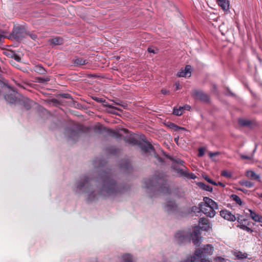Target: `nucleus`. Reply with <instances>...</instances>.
<instances>
[{
	"instance_id": "obj_1",
	"label": "nucleus",
	"mask_w": 262,
	"mask_h": 262,
	"mask_svg": "<svg viewBox=\"0 0 262 262\" xmlns=\"http://www.w3.org/2000/svg\"><path fill=\"white\" fill-rule=\"evenodd\" d=\"M99 183V192L104 196H113L121 192L120 187L112 179L110 171H103L97 179Z\"/></svg>"
},
{
	"instance_id": "obj_2",
	"label": "nucleus",
	"mask_w": 262,
	"mask_h": 262,
	"mask_svg": "<svg viewBox=\"0 0 262 262\" xmlns=\"http://www.w3.org/2000/svg\"><path fill=\"white\" fill-rule=\"evenodd\" d=\"M204 202L199 204V207H193L192 211L194 212H202L207 216L213 217L215 215V210L218 208V205L212 199L205 197L203 199Z\"/></svg>"
},
{
	"instance_id": "obj_3",
	"label": "nucleus",
	"mask_w": 262,
	"mask_h": 262,
	"mask_svg": "<svg viewBox=\"0 0 262 262\" xmlns=\"http://www.w3.org/2000/svg\"><path fill=\"white\" fill-rule=\"evenodd\" d=\"M200 229L198 227H195L193 231L190 234L187 231H180L176 234V239L179 244H181L189 239L190 236L194 245L199 246L201 243L202 238L200 236Z\"/></svg>"
},
{
	"instance_id": "obj_4",
	"label": "nucleus",
	"mask_w": 262,
	"mask_h": 262,
	"mask_svg": "<svg viewBox=\"0 0 262 262\" xmlns=\"http://www.w3.org/2000/svg\"><path fill=\"white\" fill-rule=\"evenodd\" d=\"M213 253V247L211 245H206L204 247L195 251L193 256L188 257L182 262H212L209 258H205L206 255H211Z\"/></svg>"
},
{
	"instance_id": "obj_5",
	"label": "nucleus",
	"mask_w": 262,
	"mask_h": 262,
	"mask_svg": "<svg viewBox=\"0 0 262 262\" xmlns=\"http://www.w3.org/2000/svg\"><path fill=\"white\" fill-rule=\"evenodd\" d=\"M145 187L147 188H156L164 193L169 192V189L167 186L164 178L162 177L155 176L151 179L145 180Z\"/></svg>"
},
{
	"instance_id": "obj_6",
	"label": "nucleus",
	"mask_w": 262,
	"mask_h": 262,
	"mask_svg": "<svg viewBox=\"0 0 262 262\" xmlns=\"http://www.w3.org/2000/svg\"><path fill=\"white\" fill-rule=\"evenodd\" d=\"M237 215L238 216L236 217V220L238 223L237 227L244 231H246L247 232H253V230L249 227V226L250 225V222L247 219L243 218L242 215L239 214Z\"/></svg>"
},
{
	"instance_id": "obj_7",
	"label": "nucleus",
	"mask_w": 262,
	"mask_h": 262,
	"mask_svg": "<svg viewBox=\"0 0 262 262\" xmlns=\"http://www.w3.org/2000/svg\"><path fill=\"white\" fill-rule=\"evenodd\" d=\"M26 33L27 30L24 27L17 26L14 28L11 35L14 38L19 40L26 37Z\"/></svg>"
},
{
	"instance_id": "obj_8",
	"label": "nucleus",
	"mask_w": 262,
	"mask_h": 262,
	"mask_svg": "<svg viewBox=\"0 0 262 262\" xmlns=\"http://www.w3.org/2000/svg\"><path fill=\"white\" fill-rule=\"evenodd\" d=\"M220 215L223 218L228 221L234 222L236 220V217L227 210H221Z\"/></svg>"
},
{
	"instance_id": "obj_9",
	"label": "nucleus",
	"mask_w": 262,
	"mask_h": 262,
	"mask_svg": "<svg viewBox=\"0 0 262 262\" xmlns=\"http://www.w3.org/2000/svg\"><path fill=\"white\" fill-rule=\"evenodd\" d=\"M199 224L200 226V228L206 231H208L212 228V224L205 218H201Z\"/></svg>"
},
{
	"instance_id": "obj_10",
	"label": "nucleus",
	"mask_w": 262,
	"mask_h": 262,
	"mask_svg": "<svg viewBox=\"0 0 262 262\" xmlns=\"http://www.w3.org/2000/svg\"><path fill=\"white\" fill-rule=\"evenodd\" d=\"M191 67L189 65H187L184 70H181L179 71L177 75L179 77H189L191 76Z\"/></svg>"
},
{
	"instance_id": "obj_11",
	"label": "nucleus",
	"mask_w": 262,
	"mask_h": 262,
	"mask_svg": "<svg viewBox=\"0 0 262 262\" xmlns=\"http://www.w3.org/2000/svg\"><path fill=\"white\" fill-rule=\"evenodd\" d=\"M177 205L174 202L172 201H167L164 206L165 211L170 213L174 211L177 209Z\"/></svg>"
},
{
	"instance_id": "obj_12",
	"label": "nucleus",
	"mask_w": 262,
	"mask_h": 262,
	"mask_svg": "<svg viewBox=\"0 0 262 262\" xmlns=\"http://www.w3.org/2000/svg\"><path fill=\"white\" fill-rule=\"evenodd\" d=\"M193 95L196 98L199 99L202 101H207L208 100V96L200 91L194 90L193 92Z\"/></svg>"
},
{
	"instance_id": "obj_13",
	"label": "nucleus",
	"mask_w": 262,
	"mask_h": 262,
	"mask_svg": "<svg viewBox=\"0 0 262 262\" xmlns=\"http://www.w3.org/2000/svg\"><path fill=\"white\" fill-rule=\"evenodd\" d=\"M89 179L88 177H83L80 181L78 182L77 185V188L79 190L82 189L83 188H87L89 186Z\"/></svg>"
},
{
	"instance_id": "obj_14",
	"label": "nucleus",
	"mask_w": 262,
	"mask_h": 262,
	"mask_svg": "<svg viewBox=\"0 0 262 262\" xmlns=\"http://www.w3.org/2000/svg\"><path fill=\"white\" fill-rule=\"evenodd\" d=\"M249 212V215L250 217L255 222H258L262 223V215H260L252 210L251 209H248Z\"/></svg>"
},
{
	"instance_id": "obj_15",
	"label": "nucleus",
	"mask_w": 262,
	"mask_h": 262,
	"mask_svg": "<svg viewBox=\"0 0 262 262\" xmlns=\"http://www.w3.org/2000/svg\"><path fill=\"white\" fill-rule=\"evenodd\" d=\"M140 148L145 152H150L153 150V147L148 142L142 141L139 143Z\"/></svg>"
},
{
	"instance_id": "obj_16",
	"label": "nucleus",
	"mask_w": 262,
	"mask_h": 262,
	"mask_svg": "<svg viewBox=\"0 0 262 262\" xmlns=\"http://www.w3.org/2000/svg\"><path fill=\"white\" fill-rule=\"evenodd\" d=\"M73 61L75 66H83L88 63L87 60L79 57H75L73 59Z\"/></svg>"
},
{
	"instance_id": "obj_17",
	"label": "nucleus",
	"mask_w": 262,
	"mask_h": 262,
	"mask_svg": "<svg viewBox=\"0 0 262 262\" xmlns=\"http://www.w3.org/2000/svg\"><path fill=\"white\" fill-rule=\"evenodd\" d=\"M178 171L179 173H180L181 176L186 177L188 179L194 180L196 178V176L193 173H188L186 171H184L181 169H178Z\"/></svg>"
},
{
	"instance_id": "obj_18",
	"label": "nucleus",
	"mask_w": 262,
	"mask_h": 262,
	"mask_svg": "<svg viewBox=\"0 0 262 262\" xmlns=\"http://www.w3.org/2000/svg\"><path fill=\"white\" fill-rule=\"evenodd\" d=\"M246 176L248 178L254 180H258L260 178V176L252 170L247 171L246 172Z\"/></svg>"
},
{
	"instance_id": "obj_19",
	"label": "nucleus",
	"mask_w": 262,
	"mask_h": 262,
	"mask_svg": "<svg viewBox=\"0 0 262 262\" xmlns=\"http://www.w3.org/2000/svg\"><path fill=\"white\" fill-rule=\"evenodd\" d=\"M218 4L224 10H228L229 4L228 0H217Z\"/></svg>"
},
{
	"instance_id": "obj_20",
	"label": "nucleus",
	"mask_w": 262,
	"mask_h": 262,
	"mask_svg": "<svg viewBox=\"0 0 262 262\" xmlns=\"http://www.w3.org/2000/svg\"><path fill=\"white\" fill-rule=\"evenodd\" d=\"M5 98L6 100L10 103H15L17 100L16 97L13 96L12 95H5Z\"/></svg>"
},
{
	"instance_id": "obj_21",
	"label": "nucleus",
	"mask_w": 262,
	"mask_h": 262,
	"mask_svg": "<svg viewBox=\"0 0 262 262\" xmlns=\"http://www.w3.org/2000/svg\"><path fill=\"white\" fill-rule=\"evenodd\" d=\"M234 255L236 258L239 259H246L248 256V255L246 253H242L240 251L235 252Z\"/></svg>"
},
{
	"instance_id": "obj_22",
	"label": "nucleus",
	"mask_w": 262,
	"mask_h": 262,
	"mask_svg": "<svg viewBox=\"0 0 262 262\" xmlns=\"http://www.w3.org/2000/svg\"><path fill=\"white\" fill-rule=\"evenodd\" d=\"M198 185L202 189L207 191H209V192H212V191L213 190V188L212 187H211L209 185H206L205 184H204L203 183H201V182L199 183Z\"/></svg>"
},
{
	"instance_id": "obj_23",
	"label": "nucleus",
	"mask_w": 262,
	"mask_h": 262,
	"mask_svg": "<svg viewBox=\"0 0 262 262\" xmlns=\"http://www.w3.org/2000/svg\"><path fill=\"white\" fill-rule=\"evenodd\" d=\"M51 43L57 45L61 44L62 42V39L60 37H55L50 40Z\"/></svg>"
},
{
	"instance_id": "obj_24",
	"label": "nucleus",
	"mask_w": 262,
	"mask_h": 262,
	"mask_svg": "<svg viewBox=\"0 0 262 262\" xmlns=\"http://www.w3.org/2000/svg\"><path fill=\"white\" fill-rule=\"evenodd\" d=\"M184 107L180 106L178 108H174L173 114L177 116H180L183 113Z\"/></svg>"
},
{
	"instance_id": "obj_25",
	"label": "nucleus",
	"mask_w": 262,
	"mask_h": 262,
	"mask_svg": "<svg viewBox=\"0 0 262 262\" xmlns=\"http://www.w3.org/2000/svg\"><path fill=\"white\" fill-rule=\"evenodd\" d=\"M28 37H30L34 41H36L37 39V36L36 35L27 31L26 37H25V38H28Z\"/></svg>"
},
{
	"instance_id": "obj_26",
	"label": "nucleus",
	"mask_w": 262,
	"mask_h": 262,
	"mask_svg": "<svg viewBox=\"0 0 262 262\" xmlns=\"http://www.w3.org/2000/svg\"><path fill=\"white\" fill-rule=\"evenodd\" d=\"M231 198L236 203V204H238L239 205H241L242 204V201L241 199L237 195L232 194L231 195Z\"/></svg>"
},
{
	"instance_id": "obj_27",
	"label": "nucleus",
	"mask_w": 262,
	"mask_h": 262,
	"mask_svg": "<svg viewBox=\"0 0 262 262\" xmlns=\"http://www.w3.org/2000/svg\"><path fill=\"white\" fill-rule=\"evenodd\" d=\"M123 262H133L132 257L130 254H125L122 257Z\"/></svg>"
},
{
	"instance_id": "obj_28",
	"label": "nucleus",
	"mask_w": 262,
	"mask_h": 262,
	"mask_svg": "<svg viewBox=\"0 0 262 262\" xmlns=\"http://www.w3.org/2000/svg\"><path fill=\"white\" fill-rule=\"evenodd\" d=\"M168 126L171 129L173 132H178L179 126L173 123H170L168 124Z\"/></svg>"
},
{
	"instance_id": "obj_29",
	"label": "nucleus",
	"mask_w": 262,
	"mask_h": 262,
	"mask_svg": "<svg viewBox=\"0 0 262 262\" xmlns=\"http://www.w3.org/2000/svg\"><path fill=\"white\" fill-rule=\"evenodd\" d=\"M35 71L40 74H43L45 72V70L41 66H37L35 67Z\"/></svg>"
},
{
	"instance_id": "obj_30",
	"label": "nucleus",
	"mask_w": 262,
	"mask_h": 262,
	"mask_svg": "<svg viewBox=\"0 0 262 262\" xmlns=\"http://www.w3.org/2000/svg\"><path fill=\"white\" fill-rule=\"evenodd\" d=\"M221 175L227 178H230L232 177L231 173L230 171L226 170L222 171Z\"/></svg>"
},
{
	"instance_id": "obj_31",
	"label": "nucleus",
	"mask_w": 262,
	"mask_h": 262,
	"mask_svg": "<svg viewBox=\"0 0 262 262\" xmlns=\"http://www.w3.org/2000/svg\"><path fill=\"white\" fill-rule=\"evenodd\" d=\"M110 135L112 136L116 137V138H118L120 136L117 130H111Z\"/></svg>"
},
{
	"instance_id": "obj_32",
	"label": "nucleus",
	"mask_w": 262,
	"mask_h": 262,
	"mask_svg": "<svg viewBox=\"0 0 262 262\" xmlns=\"http://www.w3.org/2000/svg\"><path fill=\"white\" fill-rule=\"evenodd\" d=\"M204 178L205 179V180H206L208 183H210V184H212L214 185H217V183L216 182H215L214 181H213V180H212L211 179H210L207 176H205L204 177Z\"/></svg>"
},
{
	"instance_id": "obj_33",
	"label": "nucleus",
	"mask_w": 262,
	"mask_h": 262,
	"mask_svg": "<svg viewBox=\"0 0 262 262\" xmlns=\"http://www.w3.org/2000/svg\"><path fill=\"white\" fill-rule=\"evenodd\" d=\"M214 260L215 262H226L225 259L221 256L215 257Z\"/></svg>"
},
{
	"instance_id": "obj_34",
	"label": "nucleus",
	"mask_w": 262,
	"mask_h": 262,
	"mask_svg": "<svg viewBox=\"0 0 262 262\" xmlns=\"http://www.w3.org/2000/svg\"><path fill=\"white\" fill-rule=\"evenodd\" d=\"M239 123L243 126H247L250 124V122L246 120H242L239 121Z\"/></svg>"
},
{
	"instance_id": "obj_35",
	"label": "nucleus",
	"mask_w": 262,
	"mask_h": 262,
	"mask_svg": "<svg viewBox=\"0 0 262 262\" xmlns=\"http://www.w3.org/2000/svg\"><path fill=\"white\" fill-rule=\"evenodd\" d=\"M243 184L248 188H251L253 186V184L249 181H245L243 182Z\"/></svg>"
},
{
	"instance_id": "obj_36",
	"label": "nucleus",
	"mask_w": 262,
	"mask_h": 262,
	"mask_svg": "<svg viewBox=\"0 0 262 262\" xmlns=\"http://www.w3.org/2000/svg\"><path fill=\"white\" fill-rule=\"evenodd\" d=\"M204 152H205V150H204V149L203 148H200L199 149L198 156L199 157L203 156L204 155Z\"/></svg>"
},
{
	"instance_id": "obj_37",
	"label": "nucleus",
	"mask_w": 262,
	"mask_h": 262,
	"mask_svg": "<svg viewBox=\"0 0 262 262\" xmlns=\"http://www.w3.org/2000/svg\"><path fill=\"white\" fill-rule=\"evenodd\" d=\"M48 81H49V78H40L38 79V81L40 83H44Z\"/></svg>"
},
{
	"instance_id": "obj_38",
	"label": "nucleus",
	"mask_w": 262,
	"mask_h": 262,
	"mask_svg": "<svg viewBox=\"0 0 262 262\" xmlns=\"http://www.w3.org/2000/svg\"><path fill=\"white\" fill-rule=\"evenodd\" d=\"M12 55H13V58L17 61H20V60H21V58L19 56H18V55H17L16 53L15 54H12Z\"/></svg>"
},
{
	"instance_id": "obj_39",
	"label": "nucleus",
	"mask_w": 262,
	"mask_h": 262,
	"mask_svg": "<svg viewBox=\"0 0 262 262\" xmlns=\"http://www.w3.org/2000/svg\"><path fill=\"white\" fill-rule=\"evenodd\" d=\"M12 54H15V53L12 52V51H9L7 52V55L9 57L13 58V55H12Z\"/></svg>"
},
{
	"instance_id": "obj_40",
	"label": "nucleus",
	"mask_w": 262,
	"mask_h": 262,
	"mask_svg": "<svg viewBox=\"0 0 262 262\" xmlns=\"http://www.w3.org/2000/svg\"><path fill=\"white\" fill-rule=\"evenodd\" d=\"M241 158L243 159H247V160H250V159H252V157H251L250 156H245V155H241Z\"/></svg>"
},
{
	"instance_id": "obj_41",
	"label": "nucleus",
	"mask_w": 262,
	"mask_h": 262,
	"mask_svg": "<svg viewBox=\"0 0 262 262\" xmlns=\"http://www.w3.org/2000/svg\"><path fill=\"white\" fill-rule=\"evenodd\" d=\"M219 155V152H210L209 153V156L211 158H212L213 157L215 156H216Z\"/></svg>"
},
{
	"instance_id": "obj_42",
	"label": "nucleus",
	"mask_w": 262,
	"mask_h": 262,
	"mask_svg": "<svg viewBox=\"0 0 262 262\" xmlns=\"http://www.w3.org/2000/svg\"><path fill=\"white\" fill-rule=\"evenodd\" d=\"M161 93L164 94V95H167V94H168L169 92L168 91H167L165 89H162L161 90Z\"/></svg>"
},
{
	"instance_id": "obj_43",
	"label": "nucleus",
	"mask_w": 262,
	"mask_h": 262,
	"mask_svg": "<svg viewBox=\"0 0 262 262\" xmlns=\"http://www.w3.org/2000/svg\"><path fill=\"white\" fill-rule=\"evenodd\" d=\"M178 129V132H180V131H186V129L184 127H180V126H179V128Z\"/></svg>"
},
{
	"instance_id": "obj_44",
	"label": "nucleus",
	"mask_w": 262,
	"mask_h": 262,
	"mask_svg": "<svg viewBox=\"0 0 262 262\" xmlns=\"http://www.w3.org/2000/svg\"><path fill=\"white\" fill-rule=\"evenodd\" d=\"M174 85L176 86V89L178 90L180 88V84L179 82H176L174 84Z\"/></svg>"
},
{
	"instance_id": "obj_45",
	"label": "nucleus",
	"mask_w": 262,
	"mask_h": 262,
	"mask_svg": "<svg viewBox=\"0 0 262 262\" xmlns=\"http://www.w3.org/2000/svg\"><path fill=\"white\" fill-rule=\"evenodd\" d=\"M62 96L64 98H71V96L69 94H63L62 95Z\"/></svg>"
},
{
	"instance_id": "obj_46",
	"label": "nucleus",
	"mask_w": 262,
	"mask_h": 262,
	"mask_svg": "<svg viewBox=\"0 0 262 262\" xmlns=\"http://www.w3.org/2000/svg\"><path fill=\"white\" fill-rule=\"evenodd\" d=\"M179 140V136H177V137H175L174 139V141L176 142V143L177 144H178Z\"/></svg>"
},
{
	"instance_id": "obj_47",
	"label": "nucleus",
	"mask_w": 262,
	"mask_h": 262,
	"mask_svg": "<svg viewBox=\"0 0 262 262\" xmlns=\"http://www.w3.org/2000/svg\"><path fill=\"white\" fill-rule=\"evenodd\" d=\"M183 107H184V110L185 109V110H189L190 108V107L188 105H186L184 106Z\"/></svg>"
},
{
	"instance_id": "obj_48",
	"label": "nucleus",
	"mask_w": 262,
	"mask_h": 262,
	"mask_svg": "<svg viewBox=\"0 0 262 262\" xmlns=\"http://www.w3.org/2000/svg\"><path fill=\"white\" fill-rule=\"evenodd\" d=\"M97 102H102V98H96L95 99Z\"/></svg>"
},
{
	"instance_id": "obj_49",
	"label": "nucleus",
	"mask_w": 262,
	"mask_h": 262,
	"mask_svg": "<svg viewBox=\"0 0 262 262\" xmlns=\"http://www.w3.org/2000/svg\"><path fill=\"white\" fill-rule=\"evenodd\" d=\"M5 36L0 33V42L2 41V39L5 37Z\"/></svg>"
},
{
	"instance_id": "obj_50",
	"label": "nucleus",
	"mask_w": 262,
	"mask_h": 262,
	"mask_svg": "<svg viewBox=\"0 0 262 262\" xmlns=\"http://www.w3.org/2000/svg\"><path fill=\"white\" fill-rule=\"evenodd\" d=\"M176 162H177V163H178V164H181V165H182V164H183V161H181V160H179L176 161Z\"/></svg>"
},
{
	"instance_id": "obj_51",
	"label": "nucleus",
	"mask_w": 262,
	"mask_h": 262,
	"mask_svg": "<svg viewBox=\"0 0 262 262\" xmlns=\"http://www.w3.org/2000/svg\"><path fill=\"white\" fill-rule=\"evenodd\" d=\"M156 157L157 158V159L158 160V161L160 162H163V161H162V159L161 158H160L159 157Z\"/></svg>"
},
{
	"instance_id": "obj_52",
	"label": "nucleus",
	"mask_w": 262,
	"mask_h": 262,
	"mask_svg": "<svg viewBox=\"0 0 262 262\" xmlns=\"http://www.w3.org/2000/svg\"><path fill=\"white\" fill-rule=\"evenodd\" d=\"M220 185L222 187H224L225 185L224 184H223L221 182H219L218 183H217V185Z\"/></svg>"
},
{
	"instance_id": "obj_53",
	"label": "nucleus",
	"mask_w": 262,
	"mask_h": 262,
	"mask_svg": "<svg viewBox=\"0 0 262 262\" xmlns=\"http://www.w3.org/2000/svg\"><path fill=\"white\" fill-rule=\"evenodd\" d=\"M148 52H152V53H154V52L153 51V50H151L150 49L148 48Z\"/></svg>"
},
{
	"instance_id": "obj_54",
	"label": "nucleus",
	"mask_w": 262,
	"mask_h": 262,
	"mask_svg": "<svg viewBox=\"0 0 262 262\" xmlns=\"http://www.w3.org/2000/svg\"><path fill=\"white\" fill-rule=\"evenodd\" d=\"M258 196L259 198H262V192L260 194H258Z\"/></svg>"
},
{
	"instance_id": "obj_55",
	"label": "nucleus",
	"mask_w": 262,
	"mask_h": 262,
	"mask_svg": "<svg viewBox=\"0 0 262 262\" xmlns=\"http://www.w3.org/2000/svg\"><path fill=\"white\" fill-rule=\"evenodd\" d=\"M93 192H92V193L90 194V199H91V197H92V195H93Z\"/></svg>"
}]
</instances>
